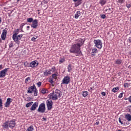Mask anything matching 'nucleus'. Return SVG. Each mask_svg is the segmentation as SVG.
I'll return each mask as SVG.
<instances>
[{"label":"nucleus","mask_w":131,"mask_h":131,"mask_svg":"<svg viewBox=\"0 0 131 131\" xmlns=\"http://www.w3.org/2000/svg\"><path fill=\"white\" fill-rule=\"evenodd\" d=\"M42 82H38L37 83V85L38 88L40 87L41 86Z\"/></svg>","instance_id":"nucleus-44"},{"label":"nucleus","mask_w":131,"mask_h":131,"mask_svg":"<svg viewBox=\"0 0 131 131\" xmlns=\"http://www.w3.org/2000/svg\"><path fill=\"white\" fill-rule=\"evenodd\" d=\"M93 89H94V87H91V88H90V90H93Z\"/></svg>","instance_id":"nucleus-57"},{"label":"nucleus","mask_w":131,"mask_h":131,"mask_svg":"<svg viewBox=\"0 0 131 131\" xmlns=\"http://www.w3.org/2000/svg\"><path fill=\"white\" fill-rule=\"evenodd\" d=\"M130 21H131V17H130Z\"/></svg>","instance_id":"nucleus-64"},{"label":"nucleus","mask_w":131,"mask_h":131,"mask_svg":"<svg viewBox=\"0 0 131 131\" xmlns=\"http://www.w3.org/2000/svg\"><path fill=\"white\" fill-rule=\"evenodd\" d=\"M25 26V24H24V23L21 24V26H20L21 29H23V27Z\"/></svg>","instance_id":"nucleus-48"},{"label":"nucleus","mask_w":131,"mask_h":131,"mask_svg":"<svg viewBox=\"0 0 131 131\" xmlns=\"http://www.w3.org/2000/svg\"><path fill=\"white\" fill-rule=\"evenodd\" d=\"M15 46V43L13 41H11L10 43H9V49H11Z\"/></svg>","instance_id":"nucleus-23"},{"label":"nucleus","mask_w":131,"mask_h":131,"mask_svg":"<svg viewBox=\"0 0 131 131\" xmlns=\"http://www.w3.org/2000/svg\"><path fill=\"white\" fill-rule=\"evenodd\" d=\"M23 36V34H20V35H17L16 36L12 37V39H13V41H14L15 42V43L17 45H19L20 43L19 40H21Z\"/></svg>","instance_id":"nucleus-6"},{"label":"nucleus","mask_w":131,"mask_h":131,"mask_svg":"<svg viewBox=\"0 0 131 131\" xmlns=\"http://www.w3.org/2000/svg\"><path fill=\"white\" fill-rule=\"evenodd\" d=\"M33 38H38V37H37V36H34V37H33Z\"/></svg>","instance_id":"nucleus-56"},{"label":"nucleus","mask_w":131,"mask_h":131,"mask_svg":"<svg viewBox=\"0 0 131 131\" xmlns=\"http://www.w3.org/2000/svg\"><path fill=\"white\" fill-rule=\"evenodd\" d=\"M64 61H65L64 57H60L58 63L60 64H62V63H64Z\"/></svg>","instance_id":"nucleus-29"},{"label":"nucleus","mask_w":131,"mask_h":131,"mask_svg":"<svg viewBox=\"0 0 131 131\" xmlns=\"http://www.w3.org/2000/svg\"><path fill=\"white\" fill-rule=\"evenodd\" d=\"M126 7H127V8L129 9L131 7V4H126Z\"/></svg>","instance_id":"nucleus-45"},{"label":"nucleus","mask_w":131,"mask_h":131,"mask_svg":"<svg viewBox=\"0 0 131 131\" xmlns=\"http://www.w3.org/2000/svg\"><path fill=\"white\" fill-rule=\"evenodd\" d=\"M97 52V49L96 48H93L91 51V57H95Z\"/></svg>","instance_id":"nucleus-18"},{"label":"nucleus","mask_w":131,"mask_h":131,"mask_svg":"<svg viewBox=\"0 0 131 131\" xmlns=\"http://www.w3.org/2000/svg\"><path fill=\"white\" fill-rule=\"evenodd\" d=\"M4 69L3 64H0V70H2Z\"/></svg>","instance_id":"nucleus-49"},{"label":"nucleus","mask_w":131,"mask_h":131,"mask_svg":"<svg viewBox=\"0 0 131 131\" xmlns=\"http://www.w3.org/2000/svg\"><path fill=\"white\" fill-rule=\"evenodd\" d=\"M126 119V120H128V121H131V115L129 114H127L125 115V117H124Z\"/></svg>","instance_id":"nucleus-20"},{"label":"nucleus","mask_w":131,"mask_h":131,"mask_svg":"<svg viewBox=\"0 0 131 131\" xmlns=\"http://www.w3.org/2000/svg\"><path fill=\"white\" fill-rule=\"evenodd\" d=\"M38 14H39H39H40V12H38Z\"/></svg>","instance_id":"nucleus-63"},{"label":"nucleus","mask_w":131,"mask_h":131,"mask_svg":"<svg viewBox=\"0 0 131 131\" xmlns=\"http://www.w3.org/2000/svg\"><path fill=\"white\" fill-rule=\"evenodd\" d=\"M38 65V63L36 62L35 60L32 61L30 63V67L32 68H34L37 67Z\"/></svg>","instance_id":"nucleus-17"},{"label":"nucleus","mask_w":131,"mask_h":131,"mask_svg":"<svg viewBox=\"0 0 131 131\" xmlns=\"http://www.w3.org/2000/svg\"><path fill=\"white\" fill-rule=\"evenodd\" d=\"M129 55H130V58H131V51L129 52Z\"/></svg>","instance_id":"nucleus-60"},{"label":"nucleus","mask_w":131,"mask_h":131,"mask_svg":"<svg viewBox=\"0 0 131 131\" xmlns=\"http://www.w3.org/2000/svg\"><path fill=\"white\" fill-rule=\"evenodd\" d=\"M32 104H33V102H30L26 104V107H27V108L29 107L32 105Z\"/></svg>","instance_id":"nucleus-31"},{"label":"nucleus","mask_w":131,"mask_h":131,"mask_svg":"<svg viewBox=\"0 0 131 131\" xmlns=\"http://www.w3.org/2000/svg\"><path fill=\"white\" fill-rule=\"evenodd\" d=\"M127 109L128 110L129 113H131V105L127 106Z\"/></svg>","instance_id":"nucleus-43"},{"label":"nucleus","mask_w":131,"mask_h":131,"mask_svg":"<svg viewBox=\"0 0 131 131\" xmlns=\"http://www.w3.org/2000/svg\"><path fill=\"white\" fill-rule=\"evenodd\" d=\"M49 96L50 99H51L53 100H56L58 98H60L61 92L58 89H56L55 92H53V93H50Z\"/></svg>","instance_id":"nucleus-3"},{"label":"nucleus","mask_w":131,"mask_h":131,"mask_svg":"<svg viewBox=\"0 0 131 131\" xmlns=\"http://www.w3.org/2000/svg\"><path fill=\"white\" fill-rule=\"evenodd\" d=\"M9 70V68H5L2 71H0V78H4L6 77V74Z\"/></svg>","instance_id":"nucleus-8"},{"label":"nucleus","mask_w":131,"mask_h":131,"mask_svg":"<svg viewBox=\"0 0 131 131\" xmlns=\"http://www.w3.org/2000/svg\"><path fill=\"white\" fill-rule=\"evenodd\" d=\"M93 42L95 46L99 49L102 48V41L101 40H94Z\"/></svg>","instance_id":"nucleus-5"},{"label":"nucleus","mask_w":131,"mask_h":131,"mask_svg":"<svg viewBox=\"0 0 131 131\" xmlns=\"http://www.w3.org/2000/svg\"><path fill=\"white\" fill-rule=\"evenodd\" d=\"M124 86L125 88H128L131 87V82H125L124 84Z\"/></svg>","instance_id":"nucleus-22"},{"label":"nucleus","mask_w":131,"mask_h":131,"mask_svg":"<svg viewBox=\"0 0 131 131\" xmlns=\"http://www.w3.org/2000/svg\"><path fill=\"white\" fill-rule=\"evenodd\" d=\"M74 2H78V4L77 5V6L80 5L81 4V2L82 1V0H73Z\"/></svg>","instance_id":"nucleus-35"},{"label":"nucleus","mask_w":131,"mask_h":131,"mask_svg":"<svg viewBox=\"0 0 131 131\" xmlns=\"http://www.w3.org/2000/svg\"><path fill=\"white\" fill-rule=\"evenodd\" d=\"M12 101H13V100H12L11 98H7V99L6 102L11 104V103L12 102Z\"/></svg>","instance_id":"nucleus-38"},{"label":"nucleus","mask_w":131,"mask_h":131,"mask_svg":"<svg viewBox=\"0 0 131 131\" xmlns=\"http://www.w3.org/2000/svg\"><path fill=\"white\" fill-rule=\"evenodd\" d=\"M80 48V46L77 45L75 43L72 45L70 49V53L76 54V56H82V53H81Z\"/></svg>","instance_id":"nucleus-1"},{"label":"nucleus","mask_w":131,"mask_h":131,"mask_svg":"<svg viewBox=\"0 0 131 131\" xmlns=\"http://www.w3.org/2000/svg\"><path fill=\"white\" fill-rule=\"evenodd\" d=\"M101 95L103 96H105V93L104 92H102L101 93Z\"/></svg>","instance_id":"nucleus-50"},{"label":"nucleus","mask_w":131,"mask_h":131,"mask_svg":"<svg viewBox=\"0 0 131 131\" xmlns=\"http://www.w3.org/2000/svg\"><path fill=\"white\" fill-rule=\"evenodd\" d=\"M34 93V96H36L38 95V90L36 89L35 85L30 86L27 90L28 94H32Z\"/></svg>","instance_id":"nucleus-4"},{"label":"nucleus","mask_w":131,"mask_h":131,"mask_svg":"<svg viewBox=\"0 0 131 131\" xmlns=\"http://www.w3.org/2000/svg\"><path fill=\"white\" fill-rule=\"evenodd\" d=\"M89 95V93L87 91L82 92V95L83 97H85Z\"/></svg>","instance_id":"nucleus-30"},{"label":"nucleus","mask_w":131,"mask_h":131,"mask_svg":"<svg viewBox=\"0 0 131 131\" xmlns=\"http://www.w3.org/2000/svg\"><path fill=\"white\" fill-rule=\"evenodd\" d=\"M84 41H85L84 39L80 38L76 40V43L75 44L77 46H78L81 47V46L83 45Z\"/></svg>","instance_id":"nucleus-9"},{"label":"nucleus","mask_w":131,"mask_h":131,"mask_svg":"<svg viewBox=\"0 0 131 131\" xmlns=\"http://www.w3.org/2000/svg\"><path fill=\"white\" fill-rule=\"evenodd\" d=\"M10 104L11 103H8V102H5V107H9V106L10 105Z\"/></svg>","instance_id":"nucleus-40"},{"label":"nucleus","mask_w":131,"mask_h":131,"mask_svg":"<svg viewBox=\"0 0 131 131\" xmlns=\"http://www.w3.org/2000/svg\"><path fill=\"white\" fill-rule=\"evenodd\" d=\"M119 122L121 123V125H123L124 126L127 125L128 123L127 122V120L125 118H119L118 119Z\"/></svg>","instance_id":"nucleus-10"},{"label":"nucleus","mask_w":131,"mask_h":131,"mask_svg":"<svg viewBox=\"0 0 131 131\" xmlns=\"http://www.w3.org/2000/svg\"><path fill=\"white\" fill-rule=\"evenodd\" d=\"M58 72H56L55 73L52 74V78L54 79H56L58 78Z\"/></svg>","instance_id":"nucleus-24"},{"label":"nucleus","mask_w":131,"mask_h":131,"mask_svg":"<svg viewBox=\"0 0 131 131\" xmlns=\"http://www.w3.org/2000/svg\"><path fill=\"white\" fill-rule=\"evenodd\" d=\"M123 94H124L123 93H120V95H119V96H118V98L119 99L122 98Z\"/></svg>","instance_id":"nucleus-41"},{"label":"nucleus","mask_w":131,"mask_h":131,"mask_svg":"<svg viewBox=\"0 0 131 131\" xmlns=\"http://www.w3.org/2000/svg\"><path fill=\"white\" fill-rule=\"evenodd\" d=\"M122 62H123V60L119 58L117 59L114 61V64L115 65H118V66L121 65V64H122Z\"/></svg>","instance_id":"nucleus-16"},{"label":"nucleus","mask_w":131,"mask_h":131,"mask_svg":"<svg viewBox=\"0 0 131 131\" xmlns=\"http://www.w3.org/2000/svg\"><path fill=\"white\" fill-rule=\"evenodd\" d=\"M105 17H106V16H105V14H102L101 15V18L102 19H105Z\"/></svg>","instance_id":"nucleus-46"},{"label":"nucleus","mask_w":131,"mask_h":131,"mask_svg":"<svg viewBox=\"0 0 131 131\" xmlns=\"http://www.w3.org/2000/svg\"><path fill=\"white\" fill-rule=\"evenodd\" d=\"M34 130V128L33 125H31L27 129L26 131H33Z\"/></svg>","instance_id":"nucleus-28"},{"label":"nucleus","mask_w":131,"mask_h":131,"mask_svg":"<svg viewBox=\"0 0 131 131\" xmlns=\"http://www.w3.org/2000/svg\"><path fill=\"white\" fill-rule=\"evenodd\" d=\"M27 30H28V29H30V27L29 26H28L27 27Z\"/></svg>","instance_id":"nucleus-55"},{"label":"nucleus","mask_w":131,"mask_h":131,"mask_svg":"<svg viewBox=\"0 0 131 131\" xmlns=\"http://www.w3.org/2000/svg\"><path fill=\"white\" fill-rule=\"evenodd\" d=\"M27 21L28 23H31L34 21V20H33V18H27Z\"/></svg>","instance_id":"nucleus-32"},{"label":"nucleus","mask_w":131,"mask_h":131,"mask_svg":"<svg viewBox=\"0 0 131 131\" xmlns=\"http://www.w3.org/2000/svg\"><path fill=\"white\" fill-rule=\"evenodd\" d=\"M129 40L130 42H131V37H130L129 38Z\"/></svg>","instance_id":"nucleus-58"},{"label":"nucleus","mask_w":131,"mask_h":131,"mask_svg":"<svg viewBox=\"0 0 131 131\" xmlns=\"http://www.w3.org/2000/svg\"><path fill=\"white\" fill-rule=\"evenodd\" d=\"M119 89H120L119 86L114 88L112 90V92L114 93H116L119 91Z\"/></svg>","instance_id":"nucleus-26"},{"label":"nucleus","mask_w":131,"mask_h":131,"mask_svg":"<svg viewBox=\"0 0 131 131\" xmlns=\"http://www.w3.org/2000/svg\"><path fill=\"white\" fill-rule=\"evenodd\" d=\"M99 3L102 6H104L106 3V0H100Z\"/></svg>","instance_id":"nucleus-27"},{"label":"nucleus","mask_w":131,"mask_h":131,"mask_svg":"<svg viewBox=\"0 0 131 131\" xmlns=\"http://www.w3.org/2000/svg\"><path fill=\"white\" fill-rule=\"evenodd\" d=\"M2 22V18L1 17H0V24H1Z\"/></svg>","instance_id":"nucleus-54"},{"label":"nucleus","mask_w":131,"mask_h":131,"mask_svg":"<svg viewBox=\"0 0 131 131\" xmlns=\"http://www.w3.org/2000/svg\"><path fill=\"white\" fill-rule=\"evenodd\" d=\"M56 70V67H53L52 68V69H50L49 70H48L49 71H50V72H55Z\"/></svg>","instance_id":"nucleus-34"},{"label":"nucleus","mask_w":131,"mask_h":131,"mask_svg":"<svg viewBox=\"0 0 131 131\" xmlns=\"http://www.w3.org/2000/svg\"><path fill=\"white\" fill-rule=\"evenodd\" d=\"M71 81L70 77L69 76H65L62 80V84H69V83Z\"/></svg>","instance_id":"nucleus-11"},{"label":"nucleus","mask_w":131,"mask_h":131,"mask_svg":"<svg viewBox=\"0 0 131 131\" xmlns=\"http://www.w3.org/2000/svg\"><path fill=\"white\" fill-rule=\"evenodd\" d=\"M35 39H36V38L32 37V39H31V40H32V41H35Z\"/></svg>","instance_id":"nucleus-52"},{"label":"nucleus","mask_w":131,"mask_h":131,"mask_svg":"<svg viewBox=\"0 0 131 131\" xmlns=\"http://www.w3.org/2000/svg\"><path fill=\"white\" fill-rule=\"evenodd\" d=\"M38 106V102H35L34 103L31 107L30 108V110L31 111H34Z\"/></svg>","instance_id":"nucleus-15"},{"label":"nucleus","mask_w":131,"mask_h":131,"mask_svg":"<svg viewBox=\"0 0 131 131\" xmlns=\"http://www.w3.org/2000/svg\"><path fill=\"white\" fill-rule=\"evenodd\" d=\"M95 125H98L99 124V121H97L96 123H95Z\"/></svg>","instance_id":"nucleus-53"},{"label":"nucleus","mask_w":131,"mask_h":131,"mask_svg":"<svg viewBox=\"0 0 131 131\" xmlns=\"http://www.w3.org/2000/svg\"><path fill=\"white\" fill-rule=\"evenodd\" d=\"M40 11L39 10H37V12H40Z\"/></svg>","instance_id":"nucleus-62"},{"label":"nucleus","mask_w":131,"mask_h":131,"mask_svg":"<svg viewBox=\"0 0 131 131\" xmlns=\"http://www.w3.org/2000/svg\"><path fill=\"white\" fill-rule=\"evenodd\" d=\"M51 74V72H50V71L49 70H45L43 72V75L45 77L48 76L49 75Z\"/></svg>","instance_id":"nucleus-21"},{"label":"nucleus","mask_w":131,"mask_h":131,"mask_svg":"<svg viewBox=\"0 0 131 131\" xmlns=\"http://www.w3.org/2000/svg\"><path fill=\"white\" fill-rule=\"evenodd\" d=\"M124 100H128V98H124Z\"/></svg>","instance_id":"nucleus-59"},{"label":"nucleus","mask_w":131,"mask_h":131,"mask_svg":"<svg viewBox=\"0 0 131 131\" xmlns=\"http://www.w3.org/2000/svg\"><path fill=\"white\" fill-rule=\"evenodd\" d=\"M82 13L80 11H78L76 12V14H75L74 17L76 19H78L79 17L81 16Z\"/></svg>","instance_id":"nucleus-19"},{"label":"nucleus","mask_w":131,"mask_h":131,"mask_svg":"<svg viewBox=\"0 0 131 131\" xmlns=\"http://www.w3.org/2000/svg\"><path fill=\"white\" fill-rule=\"evenodd\" d=\"M3 108V100L1 98H0V109L2 110Z\"/></svg>","instance_id":"nucleus-37"},{"label":"nucleus","mask_w":131,"mask_h":131,"mask_svg":"<svg viewBox=\"0 0 131 131\" xmlns=\"http://www.w3.org/2000/svg\"><path fill=\"white\" fill-rule=\"evenodd\" d=\"M15 120L14 119H13L9 121H7L5 123H4L3 125V127L5 129L9 127L11 128V129H13L14 127H15Z\"/></svg>","instance_id":"nucleus-2"},{"label":"nucleus","mask_w":131,"mask_h":131,"mask_svg":"<svg viewBox=\"0 0 131 131\" xmlns=\"http://www.w3.org/2000/svg\"><path fill=\"white\" fill-rule=\"evenodd\" d=\"M7 29H4L3 31V33L1 34V39L3 40H5L6 37H7Z\"/></svg>","instance_id":"nucleus-13"},{"label":"nucleus","mask_w":131,"mask_h":131,"mask_svg":"<svg viewBox=\"0 0 131 131\" xmlns=\"http://www.w3.org/2000/svg\"><path fill=\"white\" fill-rule=\"evenodd\" d=\"M125 2V0H118V3L120 4H123Z\"/></svg>","instance_id":"nucleus-47"},{"label":"nucleus","mask_w":131,"mask_h":131,"mask_svg":"<svg viewBox=\"0 0 131 131\" xmlns=\"http://www.w3.org/2000/svg\"><path fill=\"white\" fill-rule=\"evenodd\" d=\"M128 101L131 103V96L128 97Z\"/></svg>","instance_id":"nucleus-51"},{"label":"nucleus","mask_w":131,"mask_h":131,"mask_svg":"<svg viewBox=\"0 0 131 131\" xmlns=\"http://www.w3.org/2000/svg\"><path fill=\"white\" fill-rule=\"evenodd\" d=\"M30 80H31L30 77H28L27 78L25 79V82L26 83H27L28 82V81Z\"/></svg>","instance_id":"nucleus-42"},{"label":"nucleus","mask_w":131,"mask_h":131,"mask_svg":"<svg viewBox=\"0 0 131 131\" xmlns=\"http://www.w3.org/2000/svg\"><path fill=\"white\" fill-rule=\"evenodd\" d=\"M47 92H48V91L46 89H42L41 90V93L43 94H46Z\"/></svg>","instance_id":"nucleus-36"},{"label":"nucleus","mask_w":131,"mask_h":131,"mask_svg":"<svg viewBox=\"0 0 131 131\" xmlns=\"http://www.w3.org/2000/svg\"><path fill=\"white\" fill-rule=\"evenodd\" d=\"M68 72H71L72 70V65L69 64L68 67Z\"/></svg>","instance_id":"nucleus-39"},{"label":"nucleus","mask_w":131,"mask_h":131,"mask_svg":"<svg viewBox=\"0 0 131 131\" xmlns=\"http://www.w3.org/2000/svg\"><path fill=\"white\" fill-rule=\"evenodd\" d=\"M46 105L47 106L48 110L50 111L53 107V102L51 100H47L46 101Z\"/></svg>","instance_id":"nucleus-12"},{"label":"nucleus","mask_w":131,"mask_h":131,"mask_svg":"<svg viewBox=\"0 0 131 131\" xmlns=\"http://www.w3.org/2000/svg\"><path fill=\"white\" fill-rule=\"evenodd\" d=\"M49 82L51 83L52 86H54L55 85V82L54 81V79L52 78H49Z\"/></svg>","instance_id":"nucleus-25"},{"label":"nucleus","mask_w":131,"mask_h":131,"mask_svg":"<svg viewBox=\"0 0 131 131\" xmlns=\"http://www.w3.org/2000/svg\"><path fill=\"white\" fill-rule=\"evenodd\" d=\"M19 33V29H17V31H16V32L13 34L12 37H16L17 36H18L17 35Z\"/></svg>","instance_id":"nucleus-33"},{"label":"nucleus","mask_w":131,"mask_h":131,"mask_svg":"<svg viewBox=\"0 0 131 131\" xmlns=\"http://www.w3.org/2000/svg\"><path fill=\"white\" fill-rule=\"evenodd\" d=\"M116 131H121L120 129H118V130Z\"/></svg>","instance_id":"nucleus-61"},{"label":"nucleus","mask_w":131,"mask_h":131,"mask_svg":"<svg viewBox=\"0 0 131 131\" xmlns=\"http://www.w3.org/2000/svg\"><path fill=\"white\" fill-rule=\"evenodd\" d=\"M46 111V104L45 103H41L38 108L37 112L41 113H44Z\"/></svg>","instance_id":"nucleus-7"},{"label":"nucleus","mask_w":131,"mask_h":131,"mask_svg":"<svg viewBox=\"0 0 131 131\" xmlns=\"http://www.w3.org/2000/svg\"><path fill=\"white\" fill-rule=\"evenodd\" d=\"M38 20L36 19H34L33 21L32 22V24L31 25V27L33 29H36L38 27Z\"/></svg>","instance_id":"nucleus-14"}]
</instances>
